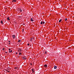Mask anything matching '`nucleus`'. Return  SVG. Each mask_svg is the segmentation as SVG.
<instances>
[{
	"mask_svg": "<svg viewBox=\"0 0 74 74\" xmlns=\"http://www.w3.org/2000/svg\"><path fill=\"white\" fill-rule=\"evenodd\" d=\"M18 52H22V50L20 48L18 49Z\"/></svg>",
	"mask_w": 74,
	"mask_h": 74,
	"instance_id": "f257e3e1",
	"label": "nucleus"
},
{
	"mask_svg": "<svg viewBox=\"0 0 74 74\" xmlns=\"http://www.w3.org/2000/svg\"><path fill=\"white\" fill-rule=\"evenodd\" d=\"M9 53H10V52H12V50L10 49H9Z\"/></svg>",
	"mask_w": 74,
	"mask_h": 74,
	"instance_id": "f03ea898",
	"label": "nucleus"
},
{
	"mask_svg": "<svg viewBox=\"0 0 74 74\" xmlns=\"http://www.w3.org/2000/svg\"><path fill=\"white\" fill-rule=\"evenodd\" d=\"M44 66V67H45L46 68H47V64L45 65Z\"/></svg>",
	"mask_w": 74,
	"mask_h": 74,
	"instance_id": "7ed1b4c3",
	"label": "nucleus"
},
{
	"mask_svg": "<svg viewBox=\"0 0 74 74\" xmlns=\"http://www.w3.org/2000/svg\"><path fill=\"white\" fill-rule=\"evenodd\" d=\"M12 38H15V35H13L12 36Z\"/></svg>",
	"mask_w": 74,
	"mask_h": 74,
	"instance_id": "20e7f679",
	"label": "nucleus"
},
{
	"mask_svg": "<svg viewBox=\"0 0 74 74\" xmlns=\"http://www.w3.org/2000/svg\"><path fill=\"white\" fill-rule=\"evenodd\" d=\"M18 10L20 12H22V10H21V9H18Z\"/></svg>",
	"mask_w": 74,
	"mask_h": 74,
	"instance_id": "39448f33",
	"label": "nucleus"
},
{
	"mask_svg": "<svg viewBox=\"0 0 74 74\" xmlns=\"http://www.w3.org/2000/svg\"><path fill=\"white\" fill-rule=\"evenodd\" d=\"M31 21H32V22H33V18H31Z\"/></svg>",
	"mask_w": 74,
	"mask_h": 74,
	"instance_id": "423d86ee",
	"label": "nucleus"
},
{
	"mask_svg": "<svg viewBox=\"0 0 74 74\" xmlns=\"http://www.w3.org/2000/svg\"><path fill=\"white\" fill-rule=\"evenodd\" d=\"M23 59H24V60H25V59H26V57H25V56H24L23 57Z\"/></svg>",
	"mask_w": 74,
	"mask_h": 74,
	"instance_id": "0eeeda50",
	"label": "nucleus"
},
{
	"mask_svg": "<svg viewBox=\"0 0 74 74\" xmlns=\"http://www.w3.org/2000/svg\"><path fill=\"white\" fill-rule=\"evenodd\" d=\"M56 68H57V66H54V69H56Z\"/></svg>",
	"mask_w": 74,
	"mask_h": 74,
	"instance_id": "6e6552de",
	"label": "nucleus"
},
{
	"mask_svg": "<svg viewBox=\"0 0 74 74\" xmlns=\"http://www.w3.org/2000/svg\"><path fill=\"white\" fill-rule=\"evenodd\" d=\"M12 1H13V2H16V0H13Z\"/></svg>",
	"mask_w": 74,
	"mask_h": 74,
	"instance_id": "1a4fd4ad",
	"label": "nucleus"
},
{
	"mask_svg": "<svg viewBox=\"0 0 74 74\" xmlns=\"http://www.w3.org/2000/svg\"><path fill=\"white\" fill-rule=\"evenodd\" d=\"M1 23L2 24H3V21H1Z\"/></svg>",
	"mask_w": 74,
	"mask_h": 74,
	"instance_id": "9d476101",
	"label": "nucleus"
},
{
	"mask_svg": "<svg viewBox=\"0 0 74 74\" xmlns=\"http://www.w3.org/2000/svg\"><path fill=\"white\" fill-rule=\"evenodd\" d=\"M19 55H21L22 53H21V52H19Z\"/></svg>",
	"mask_w": 74,
	"mask_h": 74,
	"instance_id": "9b49d317",
	"label": "nucleus"
},
{
	"mask_svg": "<svg viewBox=\"0 0 74 74\" xmlns=\"http://www.w3.org/2000/svg\"><path fill=\"white\" fill-rule=\"evenodd\" d=\"M7 20H8V21H10V19L9 18V17H8L7 18Z\"/></svg>",
	"mask_w": 74,
	"mask_h": 74,
	"instance_id": "f8f14e48",
	"label": "nucleus"
},
{
	"mask_svg": "<svg viewBox=\"0 0 74 74\" xmlns=\"http://www.w3.org/2000/svg\"><path fill=\"white\" fill-rule=\"evenodd\" d=\"M62 21V20L60 19L59 21V22H60Z\"/></svg>",
	"mask_w": 74,
	"mask_h": 74,
	"instance_id": "ddd939ff",
	"label": "nucleus"
},
{
	"mask_svg": "<svg viewBox=\"0 0 74 74\" xmlns=\"http://www.w3.org/2000/svg\"><path fill=\"white\" fill-rule=\"evenodd\" d=\"M32 71H33V72H34V69H32Z\"/></svg>",
	"mask_w": 74,
	"mask_h": 74,
	"instance_id": "4468645a",
	"label": "nucleus"
},
{
	"mask_svg": "<svg viewBox=\"0 0 74 74\" xmlns=\"http://www.w3.org/2000/svg\"><path fill=\"white\" fill-rule=\"evenodd\" d=\"M40 24H41V25H42V21L41 22Z\"/></svg>",
	"mask_w": 74,
	"mask_h": 74,
	"instance_id": "2eb2a0df",
	"label": "nucleus"
},
{
	"mask_svg": "<svg viewBox=\"0 0 74 74\" xmlns=\"http://www.w3.org/2000/svg\"><path fill=\"white\" fill-rule=\"evenodd\" d=\"M67 18H66L65 20V21H67Z\"/></svg>",
	"mask_w": 74,
	"mask_h": 74,
	"instance_id": "dca6fc26",
	"label": "nucleus"
},
{
	"mask_svg": "<svg viewBox=\"0 0 74 74\" xmlns=\"http://www.w3.org/2000/svg\"><path fill=\"white\" fill-rule=\"evenodd\" d=\"M15 69H18V68L17 67H15Z\"/></svg>",
	"mask_w": 74,
	"mask_h": 74,
	"instance_id": "f3484780",
	"label": "nucleus"
},
{
	"mask_svg": "<svg viewBox=\"0 0 74 74\" xmlns=\"http://www.w3.org/2000/svg\"><path fill=\"white\" fill-rule=\"evenodd\" d=\"M44 23H45V22H42V24H44Z\"/></svg>",
	"mask_w": 74,
	"mask_h": 74,
	"instance_id": "a211bd4d",
	"label": "nucleus"
},
{
	"mask_svg": "<svg viewBox=\"0 0 74 74\" xmlns=\"http://www.w3.org/2000/svg\"><path fill=\"white\" fill-rule=\"evenodd\" d=\"M20 41H21V40H18V42H19Z\"/></svg>",
	"mask_w": 74,
	"mask_h": 74,
	"instance_id": "6ab92c4d",
	"label": "nucleus"
},
{
	"mask_svg": "<svg viewBox=\"0 0 74 74\" xmlns=\"http://www.w3.org/2000/svg\"><path fill=\"white\" fill-rule=\"evenodd\" d=\"M5 49H4V48H3V51H4V50Z\"/></svg>",
	"mask_w": 74,
	"mask_h": 74,
	"instance_id": "aec40b11",
	"label": "nucleus"
},
{
	"mask_svg": "<svg viewBox=\"0 0 74 74\" xmlns=\"http://www.w3.org/2000/svg\"><path fill=\"white\" fill-rule=\"evenodd\" d=\"M45 54H46V53H47V52L45 51Z\"/></svg>",
	"mask_w": 74,
	"mask_h": 74,
	"instance_id": "412c9836",
	"label": "nucleus"
},
{
	"mask_svg": "<svg viewBox=\"0 0 74 74\" xmlns=\"http://www.w3.org/2000/svg\"><path fill=\"white\" fill-rule=\"evenodd\" d=\"M5 53H7V52H5Z\"/></svg>",
	"mask_w": 74,
	"mask_h": 74,
	"instance_id": "4be33fe9",
	"label": "nucleus"
},
{
	"mask_svg": "<svg viewBox=\"0 0 74 74\" xmlns=\"http://www.w3.org/2000/svg\"><path fill=\"white\" fill-rule=\"evenodd\" d=\"M27 45H29V44H28Z\"/></svg>",
	"mask_w": 74,
	"mask_h": 74,
	"instance_id": "5701e85b",
	"label": "nucleus"
},
{
	"mask_svg": "<svg viewBox=\"0 0 74 74\" xmlns=\"http://www.w3.org/2000/svg\"><path fill=\"white\" fill-rule=\"evenodd\" d=\"M17 53H16V54H17Z\"/></svg>",
	"mask_w": 74,
	"mask_h": 74,
	"instance_id": "b1692460",
	"label": "nucleus"
},
{
	"mask_svg": "<svg viewBox=\"0 0 74 74\" xmlns=\"http://www.w3.org/2000/svg\"><path fill=\"white\" fill-rule=\"evenodd\" d=\"M8 72H10V71H8Z\"/></svg>",
	"mask_w": 74,
	"mask_h": 74,
	"instance_id": "393cba45",
	"label": "nucleus"
},
{
	"mask_svg": "<svg viewBox=\"0 0 74 74\" xmlns=\"http://www.w3.org/2000/svg\"><path fill=\"white\" fill-rule=\"evenodd\" d=\"M31 40H32V38H31Z\"/></svg>",
	"mask_w": 74,
	"mask_h": 74,
	"instance_id": "a878e982",
	"label": "nucleus"
},
{
	"mask_svg": "<svg viewBox=\"0 0 74 74\" xmlns=\"http://www.w3.org/2000/svg\"><path fill=\"white\" fill-rule=\"evenodd\" d=\"M9 42H10V41H9Z\"/></svg>",
	"mask_w": 74,
	"mask_h": 74,
	"instance_id": "bb28decb",
	"label": "nucleus"
},
{
	"mask_svg": "<svg viewBox=\"0 0 74 74\" xmlns=\"http://www.w3.org/2000/svg\"><path fill=\"white\" fill-rule=\"evenodd\" d=\"M9 44H10V43H9Z\"/></svg>",
	"mask_w": 74,
	"mask_h": 74,
	"instance_id": "cd10ccee",
	"label": "nucleus"
},
{
	"mask_svg": "<svg viewBox=\"0 0 74 74\" xmlns=\"http://www.w3.org/2000/svg\"><path fill=\"white\" fill-rule=\"evenodd\" d=\"M31 74H32V73H31Z\"/></svg>",
	"mask_w": 74,
	"mask_h": 74,
	"instance_id": "c85d7f7f",
	"label": "nucleus"
}]
</instances>
